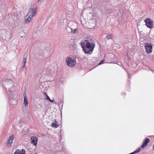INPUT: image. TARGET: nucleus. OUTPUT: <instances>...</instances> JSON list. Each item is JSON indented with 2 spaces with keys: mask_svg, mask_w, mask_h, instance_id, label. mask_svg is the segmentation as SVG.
Segmentation results:
<instances>
[{
  "mask_svg": "<svg viewBox=\"0 0 154 154\" xmlns=\"http://www.w3.org/2000/svg\"><path fill=\"white\" fill-rule=\"evenodd\" d=\"M81 45L86 54H91L93 51L95 43L93 39L88 38L81 42Z\"/></svg>",
  "mask_w": 154,
  "mask_h": 154,
  "instance_id": "1",
  "label": "nucleus"
},
{
  "mask_svg": "<svg viewBox=\"0 0 154 154\" xmlns=\"http://www.w3.org/2000/svg\"><path fill=\"white\" fill-rule=\"evenodd\" d=\"M66 61L67 65L70 67L75 66L76 64L75 59H73L70 57H68L66 59Z\"/></svg>",
  "mask_w": 154,
  "mask_h": 154,
  "instance_id": "2",
  "label": "nucleus"
},
{
  "mask_svg": "<svg viewBox=\"0 0 154 154\" xmlns=\"http://www.w3.org/2000/svg\"><path fill=\"white\" fill-rule=\"evenodd\" d=\"M145 51L148 54L151 53L152 51V47L151 43H146L144 46Z\"/></svg>",
  "mask_w": 154,
  "mask_h": 154,
  "instance_id": "3",
  "label": "nucleus"
},
{
  "mask_svg": "<svg viewBox=\"0 0 154 154\" xmlns=\"http://www.w3.org/2000/svg\"><path fill=\"white\" fill-rule=\"evenodd\" d=\"M144 22L148 27L150 29H152L153 28V22L150 19L148 18H146L144 20Z\"/></svg>",
  "mask_w": 154,
  "mask_h": 154,
  "instance_id": "4",
  "label": "nucleus"
},
{
  "mask_svg": "<svg viewBox=\"0 0 154 154\" xmlns=\"http://www.w3.org/2000/svg\"><path fill=\"white\" fill-rule=\"evenodd\" d=\"M73 23L74 24L76 25L75 23L72 21H70L68 23V26L66 28V30L68 32H72L73 31L72 29H73V28H72V26H71V24Z\"/></svg>",
  "mask_w": 154,
  "mask_h": 154,
  "instance_id": "5",
  "label": "nucleus"
},
{
  "mask_svg": "<svg viewBox=\"0 0 154 154\" xmlns=\"http://www.w3.org/2000/svg\"><path fill=\"white\" fill-rule=\"evenodd\" d=\"M36 14V8H29V11L27 13V15H29L30 14L32 15V16H35Z\"/></svg>",
  "mask_w": 154,
  "mask_h": 154,
  "instance_id": "6",
  "label": "nucleus"
},
{
  "mask_svg": "<svg viewBox=\"0 0 154 154\" xmlns=\"http://www.w3.org/2000/svg\"><path fill=\"white\" fill-rule=\"evenodd\" d=\"M14 138V135L13 134H12L10 137L9 139L7 141L6 143V145L7 146H8L9 147H10L11 146Z\"/></svg>",
  "mask_w": 154,
  "mask_h": 154,
  "instance_id": "7",
  "label": "nucleus"
},
{
  "mask_svg": "<svg viewBox=\"0 0 154 154\" xmlns=\"http://www.w3.org/2000/svg\"><path fill=\"white\" fill-rule=\"evenodd\" d=\"M150 140L147 138H145L144 141L143 143L141 146V148L142 149L144 148L145 147L147 146L148 145V143L149 142Z\"/></svg>",
  "mask_w": 154,
  "mask_h": 154,
  "instance_id": "8",
  "label": "nucleus"
},
{
  "mask_svg": "<svg viewBox=\"0 0 154 154\" xmlns=\"http://www.w3.org/2000/svg\"><path fill=\"white\" fill-rule=\"evenodd\" d=\"M37 138L36 137L32 136L31 137V140L32 143L33 145L36 146L37 144Z\"/></svg>",
  "mask_w": 154,
  "mask_h": 154,
  "instance_id": "9",
  "label": "nucleus"
},
{
  "mask_svg": "<svg viewBox=\"0 0 154 154\" xmlns=\"http://www.w3.org/2000/svg\"><path fill=\"white\" fill-rule=\"evenodd\" d=\"M14 154H26L25 150L23 149L21 150L17 149L14 153Z\"/></svg>",
  "mask_w": 154,
  "mask_h": 154,
  "instance_id": "10",
  "label": "nucleus"
},
{
  "mask_svg": "<svg viewBox=\"0 0 154 154\" xmlns=\"http://www.w3.org/2000/svg\"><path fill=\"white\" fill-rule=\"evenodd\" d=\"M12 81L10 79H6L5 81L3 82L2 84L4 85H8L9 84L11 83Z\"/></svg>",
  "mask_w": 154,
  "mask_h": 154,
  "instance_id": "11",
  "label": "nucleus"
},
{
  "mask_svg": "<svg viewBox=\"0 0 154 154\" xmlns=\"http://www.w3.org/2000/svg\"><path fill=\"white\" fill-rule=\"evenodd\" d=\"M51 126L53 128H56L59 126V125L56 124V121L55 120H54V122L52 123Z\"/></svg>",
  "mask_w": 154,
  "mask_h": 154,
  "instance_id": "12",
  "label": "nucleus"
},
{
  "mask_svg": "<svg viewBox=\"0 0 154 154\" xmlns=\"http://www.w3.org/2000/svg\"><path fill=\"white\" fill-rule=\"evenodd\" d=\"M69 48L71 50L73 51L76 48V45L75 44H71L69 45Z\"/></svg>",
  "mask_w": 154,
  "mask_h": 154,
  "instance_id": "13",
  "label": "nucleus"
},
{
  "mask_svg": "<svg viewBox=\"0 0 154 154\" xmlns=\"http://www.w3.org/2000/svg\"><path fill=\"white\" fill-rule=\"evenodd\" d=\"M28 16H29L28 18L25 20V21L27 22H30L32 20V17H34L30 14L29 15H28Z\"/></svg>",
  "mask_w": 154,
  "mask_h": 154,
  "instance_id": "14",
  "label": "nucleus"
},
{
  "mask_svg": "<svg viewBox=\"0 0 154 154\" xmlns=\"http://www.w3.org/2000/svg\"><path fill=\"white\" fill-rule=\"evenodd\" d=\"M112 36L111 34H109L106 35V38H104L105 40H107L109 39H112Z\"/></svg>",
  "mask_w": 154,
  "mask_h": 154,
  "instance_id": "15",
  "label": "nucleus"
},
{
  "mask_svg": "<svg viewBox=\"0 0 154 154\" xmlns=\"http://www.w3.org/2000/svg\"><path fill=\"white\" fill-rule=\"evenodd\" d=\"M11 103V105H14L17 104V101L15 99H11L10 100Z\"/></svg>",
  "mask_w": 154,
  "mask_h": 154,
  "instance_id": "16",
  "label": "nucleus"
},
{
  "mask_svg": "<svg viewBox=\"0 0 154 154\" xmlns=\"http://www.w3.org/2000/svg\"><path fill=\"white\" fill-rule=\"evenodd\" d=\"M27 56V55H26L25 56V57H24L23 60V65L22 67V68H23L25 67L26 63V57Z\"/></svg>",
  "mask_w": 154,
  "mask_h": 154,
  "instance_id": "17",
  "label": "nucleus"
},
{
  "mask_svg": "<svg viewBox=\"0 0 154 154\" xmlns=\"http://www.w3.org/2000/svg\"><path fill=\"white\" fill-rule=\"evenodd\" d=\"M27 99V98H24L23 104L25 107L28 106V102Z\"/></svg>",
  "mask_w": 154,
  "mask_h": 154,
  "instance_id": "18",
  "label": "nucleus"
},
{
  "mask_svg": "<svg viewBox=\"0 0 154 154\" xmlns=\"http://www.w3.org/2000/svg\"><path fill=\"white\" fill-rule=\"evenodd\" d=\"M73 31L72 32L73 33H77V31H78V29L77 28H73V29H72Z\"/></svg>",
  "mask_w": 154,
  "mask_h": 154,
  "instance_id": "19",
  "label": "nucleus"
},
{
  "mask_svg": "<svg viewBox=\"0 0 154 154\" xmlns=\"http://www.w3.org/2000/svg\"><path fill=\"white\" fill-rule=\"evenodd\" d=\"M141 149V148H139L137 150H136L135 151H134L135 153H137L139 152Z\"/></svg>",
  "mask_w": 154,
  "mask_h": 154,
  "instance_id": "20",
  "label": "nucleus"
},
{
  "mask_svg": "<svg viewBox=\"0 0 154 154\" xmlns=\"http://www.w3.org/2000/svg\"><path fill=\"white\" fill-rule=\"evenodd\" d=\"M23 97H24V98H27V97H26V91H25L24 93V94H23Z\"/></svg>",
  "mask_w": 154,
  "mask_h": 154,
  "instance_id": "21",
  "label": "nucleus"
},
{
  "mask_svg": "<svg viewBox=\"0 0 154 154\" xmlns=\"http://www.w3.org/2000/svg\"><path fill=\"white\" fill-rule=\"evenodd\" d=\"M104 60H101V61L99 63V65H101V64L103 63L104 62Z\"/></svg>",
  "mask_w": 154,
  "mask_h": 154,
  "instance_id": "22",
  "label": "nucleus"
},
{
  "mask_svg": "<svg viewBox=\"0 0 154 154\" xmlns=\"http://www.w3.org/2000/svg\"><path fill=\"white\" fill-rule=\"evenodd\" d=\"M46 99L47 100L49 101L50 99V97L47 94H46Z\"/></svg>",
  "mask_w": 154,
  "mask_h": 154,
  "instance_id": "23",
  "label": "nucleus"
},
{
  "mask_svg": "<svg viewBox=\"0 0 154 154\" xmlns=\"http://www.w3.org/2000/svg\"><path fill=\"white\" fill-rule=\"evenodd\" d=\"M49 101H50V102H51V103H53V102H54V100H52L51 99H50L49 100Z\"/></svg>",
  "mask_w": 154,
  "mask_h": 154,
  "instance_id": "24",
  "label": "nucleus"
},
{
  "mask_svg": "<svg viewBox=\"0 0 154 154\" xmlns=\"http://www.w3.org/2000/svg\"><path fill=\"white\" fill-rule=\"evenodd\" d=\"M73 25H75L74 24V23H73L72 24H71V26H72V28H74L73 27Z\"/></svg>",
  "mask_w": 154,
  "mask_h": 154,
  "instance_id": "25",
  "label": "nucleus"
},
{
  "mask_svg": "<svg viewBox=\"0 0 154 154\" xmlns=\"http://www.w3.org/2000/svg\"><path fill=\"white\" fill-rule=\"evenodd\" d=\"M135 154L134 151L133 152H132L130 153V154Z\"/></svg>",
  "mask_w": 154,
  "mask_h": 154,
  "instance_id": "26",
  "label": "nucleus"
},
{
  "mask_svg": "<svg viewBox=\"0 0 154 154\" xmlns=\"http://www.w3.org/2000/svg\"><path fill=\"white\" fill-rule=\"evenodd\" d=\"M41 2V0H38L37 2Z\"/></svg>",
  "mask_w": 154,
  "mask_h": 154,
  "instance_id": "27",
  "label": "nucleus"
},
{
  "mask_svg": "<svg viewBox=\"0 0 154 154\" xmlns=\"http://www.w3.org/2000/svg\"><path fill=\"white\" fill-rule=\"evenodd\" d=\"M44 93L45 94H46V93H45L44 92Z\"/></svg>",
  "mask_w": 154,
  "mask_h": 154,
  "instance_id": "28",
  "label": "nucleus"
}]
</instances>
